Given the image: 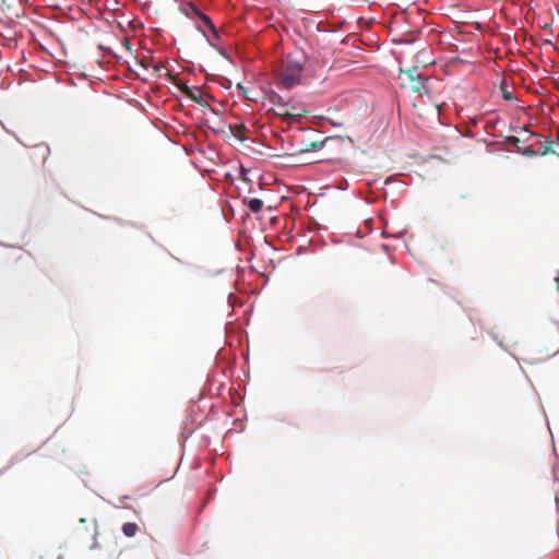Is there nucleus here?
I'll return each mask as SVG.
<instances>
[{
    "instance_id": "f03ea898",
    "label": "nucleus",
    "mask_w": 559,
    "mask_h": 559,
    "mask_svg": "<svg viewBox=\"0 0 559 559\" xmlns=\"http://www.w3.org/2000/svg\"><path fill=\"white\" fill-rule=\"evenodd\" d=\"M278 100L274 102L276 116L283 119L287 123L299 121L302 117L307 116L308 109L306 105L296 99L283 100L282 97H277Z\"/></svg>"
},
{
    "instance_id": "6e6552de",
    "label": "nucleus",
    "mask_w": 559,
    "mask_h": 559,
    "mask_svg": "<svg viewBox=\"0 0 559 559\" xmlns=\"http://www.w3.org/2000/svg\"><path fill=\"white\" fill-rule=\"evenodd\" d=\"M122 530V533L124 534V536L127 537H133L138 534L139 532V526L136 523H133V522H127L122 525L121 527Z\"/></svg>"
},
{
    "instance_id": "20e7f679",
    "label": "nucleus",
    "mask_w": 559,
    "mask_h": 559,
    "mask_svg": "<svg viewBox=\"0 0 559 559\" xmlns=\"http://www.w3.org/2000/svg\"><path fill=\"white\" fill-rule=\"evenodd\" d=\"M190 9L193 11V13L195 15H198L200 17V20L204 23V25L206 27H209L211 31L215 32V27L210 19V16H207L206 14L202 13L194 4L190 3L189 4Z\"/></svg>"
},
{
    "instance_id": "7ed1b4c3",
    "label": "nucleus",
    "mask_w": 559,
    "mask_h": 559,
    "mask_svg": "<svg viewBox=\"0 0 559 559\" xmlns=\"http://www.w3.org/2000/svg\"><path fill=\"white\" fill-rule=\"evenodd\" d=\"M401 86L411 92L424 95L428 93L427 79L419 72L418 67H413L408 70H402L399 76Z\"/></svg>"
},
{
    "instance_id": "ddd939ff",
    "label": "nucleus",
    "mask_w": 559,
    "mask_h": 559,
    "mask_svg": "<svg viewBox=\"0 0 559 559\" xmlns=\"http://www.w3.org/2000/svg\"><path fill=\"white\" fill-rule=\"evenodd\" d=\"M503 98L506 100L512 99L511 93L509 91H503Z\"/></svg>"
},
{
    "instance_id": "f8f14e48",
    "label": "nucleus",
    "mask_w": 559,
    "mask_h": 559,
    "mask_svg": "<svg viewBox=\"0 0 559 559\" xmlns=\"http://www.w3.org/2000/svg\"><path fill=\"white\" fill-rule=\"evenodd\" d=\"M519 153L524 156H534L537 152L534 150L533 145H528L526 147H519Z\"/></svg>"
},
{
    "instance_id": "0eeeda50",
    "label": "nucleus",
    "mask_w": 559,
    "mask_h": 559,
    "mask_svg": "<svg viewBox=\"0 0 559 559\" xmlns=\"http://www.w3.org/2000/svg\"><path fill=\"white\" fill-rule=\"evenodd\" d=\"M246 130H247V128L243 123H237V124L230 126V131H231L233 135L236 136L241 142L247 140V138L245 135Z\"/></svg>"
},
{
    "instance_id": "1a4fd4ad",
    "label": "nucleus",
    "mask_w": 559,
    "mask_h": 559,
    "mask_svg": "<svg viewBox=\"0 0 559 559\" xmlns=\"http://www.w3.org/2000/svg\"><path fill=\"white\" fill-rule=\"evenodd\" d=\"M323 146V142H310L309 144H306L305 147L301 150V152H311V151H319Z\"/></svg>"
},
{
    "instance_id": "39448f33",
    "label": "nucleus",
    "mask_w": 559,
    "mask_h": 559,
    "mask_svg": "<svg viewBox=\"0 0 559 559\" xmlns=\"http://www.w3.org/2000/svg\"><path fill=\"white\" fill-rule=\"evenodd\" d=\"M180 87V91L190 99L197 102L198 104H202V97L198 94L199 91L194 92L192 88H190L188 85L182 84Z\"/></svg>"
},
{
    "instance_id": "9b49d317",
    "label": "nucleus",
    "mask_w": 559,
    "mask_h": 559,
    "mask_svg": "<svg viewBox=\"0 0 559 559\" xmlns=\"http://www.w3.org/2000/svg\"><path fill=\"white\" fill-rule=\"evenodd\" d=\"M506 142H507L509 145L514 146V147L516 148V151H518V152H519V147H522V146H521V142H522V141H521L518 136H513V135L508 136V138L506 139Z\"/></svg>"
},
{
    "instance_id": "9d476101",
    "label": "nucleus",
    "mask_w": 559,
    "mask_h": 559,
    "mask_svg": "<svg viewBox=\"0 0 559 559\" xmlns=\"http://www.w3.org/2000/svg\"><path fill=\"white\" fill-rule=\"evenodd\" d=\"M549 153H552V142L547 141V142L542 143L537 154H539L540 156H545Z\"/></svg>"
},
{
    "instance_id": "4468645a",
    "label": "nucleus",
    "mask_w": 559,
    "mask_h": 559,
    "mask_svg": "<svg viewBox=\"0 0 559 559\" xmlns=\"http://www.w3.org/2000/svg\"><path fill=\"white\" fill-rule=\"evenodd\" d=\"M468 197H469V194H468V193L461 194V198H462V199H466V198H468Z\"/></svg>"
},
{
    "instance_id": "2eb2a0df",
    "label": "nucleus",
    "mask_w": 559,
    "mask_h": 559,
    "mask_svg": "<svg viewBox=\"0 0 559 559\" xmlns=\"http://www.w3.org/2000/svg\"><path fill=\"white\" fill-rule=\"evenodd\" d=\"M162 68H164L163 66H156L155 69L158 71L160 70Z\"/></svg>"
},
{
    "instance_id": "f257e3e1",
    "label": "nucleus",
    "mask_w": 559,
    "mask_h": 559,
    "mask_svg": "<svg viewBox=\"0 0 559 559\" xmlns=\"http://www.w3.org/2000/svg\"><path fill=\"white\" fill-rule=\"evenodd\" d=\"M304 72L302 63L295 59L293 56H287L283 59L278 69L276 80L277 85L290 90L301 83V75Z\"/></svg>"
},
{
    "instance_id": "423d86ee",
    "label": "nucleus",
    "mask_w": 559,
    "mask_h": 559,
    "mask_svg": "<svg viewBox=\"0 0 559 559\" xmlns=\"http://www.w3.org/2000/svg\"><path fill=\"white\" fill-rule=\"evenodd\" d=\"M243 204L253 213H259L263 206V202L258 198L245 199Z\"/></svg>"
},
{
    "instance_id": "f3484780",
    "label": "nucleus",
    "mask_w": 559,
    "mask_h": 559,
    "mask_svg": "<svg viewBox=\"0 0 559 559\" xmlns=\"http://www.w3.org/2000/svg\"><path fill=\"white\" fill-rule=\"evenodd\" d=\"M237 87L240 90V91H243V87L241 84H238Z\"/></svg>"
},
{
    "instance_id": "dca6fc26",
    "label": "nucleus",
    "mask_w": 559,
    "mask_h": 559,
    "mask_svg": "<svg viewBox=\"0 0 559 559\" xmlns=\"http://www.w3.org/2000/svg\"><path fill=\"white\" fill-rule=\"evenodd\" d=\"M237 87L240 90V91H243V87L241 84H238Z\"/></svg>"
}]
</instances>
